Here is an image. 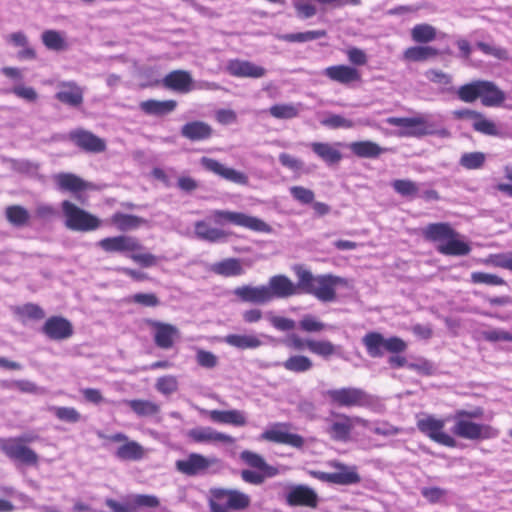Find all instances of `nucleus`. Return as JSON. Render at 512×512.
<instances>
[{
	"label": "nucleus",
	"instance_id": "6",
	"mask_svg": "<svg viewBox=\"0 0 512 512\" xmlns=\"http://www.w3.org/2000/svg\"><path fill=\"white\" fill-rule=\"evenodd\" d=\"M325 395L332 404L340 407H362L371 402L370 396L363 389L356 387L330 389Z\"/></svg>",
	"mask_w": 512,
	"mask_h": 512
},
{
	"label": "nucleus",
	"instance_id": "52",
	"mask_svg": "<svg viewBox=\"0 0 512 512\" xmlns=\"http://www.w3.org/2000/svg\"><path fill=\"white\" fill-rule=\"evenodd\" d=\"M481 80L472 81L459 87L457 95L459 99L466 103H472L480 98Z\"/></svg>",
	"mask_w": 512,
	"mask_h": 512
},
{
	"label": "nucleus",
	"instance_id": "28",
	"mask_svg": "<svg viewBox=\"0 0 512 512\" xmlns=\"http://www.w3.org/2000/svg\"><path fill=\"white\" fill-rule=\"evenodd\" d=\"M480 99L486 107H497L502 105L506 95L494 82L481 80Z\"/></svg>",
	"mask_w": 512,
	"mask_h": 512
},
{
	"label": "nucleus",
	"instance_id": "18",
	"mask_svg": "<svg viewBox=\"0 0 512 512\" xmlns=\"http://www.w3.org/2000/svg\"><path fill=\"white\" fill-rule=\"evenodd\" d=\"M201 164L206 170L222 177L227 181L239 185H246L248 183L247 175L233 168L226 167L215 159L202 157Z\"/></svg>",
	"mask_w": 512,
	"mask_h": 512
},
{
	"label": "nucleus",
	"instance_id": "27",
	"mask_svg": "<svg viewBox=\"0 0 512 512\" xmlns=\"http://www.w3.org/2000/svg\"><path fill=\"white\" fill-rule=\"evenodd\" d=\"M323 74L330 80L338 82L343 85H348L352 82L359 81L361 76L359 71L348 65H334L325 68Z\"/></svg>",
	"mask_w": 512,
	"mask_h": 512
},
{
	"label": "nucleus",
	"instance_id": "17",
	"mask_svg": "<svg viewBox=\"0 0 512 512\" xmlns=\"http://www.w3.org/2000/svg\"><path fill=\"white\" fill-rule=\"evenodd\" d=\"M69 139L79 148L90 153L105 151L106 143L90 131L76 129L69 133Z\"/></svg>",
	"mask_w": 512,
	"mask_h": 512
},
{
	"label": "nucleus",
	"instance_id": "4",
	"mask_svg": "<svg viewBox=\"0 0 512 512\" xmlns=\"http://www.w3.org/2000/svg\"><path fill=\"white\" fill-rule=\"evenodd\" d=\"M367 353L372 358H380L384 355L386 350L389 353L396 354L402 353L407 349V343L397 337L384 338L379 332H369L362 338Z\"/></svg>",
	"mask_w": 512,
	"mask_h": 512
},
{
	"label": "nucleus",
	"instance_id": "24",
	"mask_svg": "<svg viewBox=\"0 0 512 512\" xmlns=\"http://www.w3.org/2000/svg\"><path fill=\"white\" fill-rule=\"evenodd\" d=\"M186 435L191 441L195 443H234V438L232 436L217 432L211 427H196L188 430Z\"/></svg>",
	"mask_w": 512,
	"mask_h": 512
},
{
	"label": "nucleus",
	"instance_id": "21",
	"mask_svg": "<svg viewBox=\"0 0 512 512\" xmlns=\"http://www.w3.org/2000/svg\"><path fill=\"white\" fill-rule=\"evenodd\" d=\"M58 92L55 98L61 103L78 107L83 103V88L74 81H62L57 84Z\"/></svg>",
	"mask_w": 512,
	"mask_h": 512
},
{
	"label": "nucleus",
	"instance_id": "16",
	"mask_svg": "<svg viewBox=\"0 0 512 512\" xmlns=\"http://www.w3.org/2000/svg\"><path fill=\"white\" fill-rule=\"evenodd\" d=\"M147 324L154 330V342L161 349H170L179 337V329L169 323L149 319Z\"/></svg>",
	"mask_w": 512,
	"mask_h": 512
},
{
	"label": "nucleus",
	"instance_id": "5",
	"mask_svg": "<svg viewBox=\"0 0 512 512\" xmlns=\"http://www.w3.org/2000/svg\"><path fill=\"white\" fill-rule=\"evenodd\" d=\"M211 217L218 224H221L223 221H228L256 232H272V227L263 220L241 212L214 210L211 213Z\"/></svg>",
	"mask_w": 512,
	"mask_h": 512
},
{
	"label": "nucleus",
	"instance_id": "49",
	"mask_svg": "<svg viewBox=\"0 0 512 512\" xmlns=\"http://www.w3.org/2000/svg\"><path fill=\"white\" fill-rule=\"evenodd\" d=\"M283 367L291 372L303 373L313 367V362L307 356L294 355L283 362Z\"/></svg>",
	"mask_w": 512,
	"mask_h": 512
},
{
	"label": "nucleus",
	"instance_id": "58",
	"mask_svg": "<svg viewBox=\"0 0 512 512\" xmlns=\"http://www.w3.org/2000/svg\"><path fill=\"white\" fill-rule=\"evenodd\" d=\"M473 128L482 134L489 136H499L500 132L496 127L495 123L484 118V116L480 113V117H477L473 122Z\"/></svg>",
	"mask_w": 512,
	"mask_h": 512
},
{
	"label": "nucleus",
	"instance_id": "22",
	"mask_svg": "<svg viewBox=\"0 0 512 512\" xmlns=\"http://www.w3.org/2000/svg\"><path fill=\"white\" fill-rule=\"evenodd\" d=\"M271 300L288 298L300 293L299 281L295 284L285 275H275L269 279L268 286Z\"/></svg>",
	"mask_w": 512,
	"mask_h": 512
},
{
	"label": "nucleus",
	"instance_id": "56",
	"mask_svg": "<svg viewBox=\"0 0 512 512\" xmlns=\"http://www.w3.org/2000/svg\"><path fill=\"white\" fill-rule=\"evenodd\" d=\"M393 189L403 197H413L418 191V185L408 179H397L392 182Z\"/></svg>",
	"mask_w": 512,
	"mask_h": 512
},
{
	"label": "nucleus",
	"instance_id": "35",
	"mask_svg": "<svg viewBox=\"0 0 512 512\" xmlns=\"http://www.w3.org/2000/svg\"><path fill=\"white\" fill-rule=\"evenodd\" d=\"M213 422L244 426L246 418L239 410H211L208 412Z\"/></svg>",
	"mask_w": 512,
	"mask_h": 512
},
{
	"label": "nucleus",
	"instance_id": "10",
	"mask_svg": "<svg viewBox=\"0 0 512 512\" xmlns=\"http://www.w3.org/2000/svg\"><path fill=\"white\" fill-rule=\"evenodd\" d=\"M444 427L445 421L434 416H427L417 421V428L431 440L447 447H455L456 440L444 432Z\"/></svg>",
	"mask_w": 512,
	"mask_h": 512
},
{
	"label": "nucleus",
	"instance_id": "25",
	"mask_svg": "<svg viewBox=\"0 0 512 512\" xmlns=\"http://www.w3.org/2000/svg\"><path fill=\"white\" fill-rule=\"evenodd\" d=\"M163 85L179 93H188L193 89V79L188 71L174 70L163 78Z\"/></svg>",
	"mask_w": 512,
	"mask_h": 512
},
{
	"label": "nucleus",
	"instance_id": "2",
	"mask_svg": "<svg viewBox=\"0 0 512 512\" xmlns=\"http://www.w3.org/2000/svg\"><path fill=\"white\" fill-rule=\"evenodd\" d=\"M209 507L211 512H230L229 510H244L249 507V495L235 490L224 488L210 489Z\"/></svg>",
	"mask_w": 512,
	"mask_h": 512
},
{
	"label": "nucleus",
	"instance_id": "50",
	"mask_svg": "<svg viewBox=\"0 0 512 512\" xmlns=\"http://www.w3.org/2000/svg\"><path fill=\"white\" fill-rule=\"evenodd\" d=\"M436 29L430 24H417L411 30V37L416 43H429L435 40Z\"/></svg>",
	"mask_w": 512,
	"mask_h": 512
},
{
	"label": "nucleus",
	"instance_id": "40",
	"mask_svg": "<svg viewBox=\"0 0 512 512\" xmlns=\"http://www.w3.org/2000/svg\"><path fill=\"white\" fill-rule=\"evenodd\" d=\"M43 45L52 51H64L68 48V43L65 39V33L57 30H45L41 34Z\"/></svg>",
	"mask_w": 512,
	"mask_h": 512
},
{
	"label": "nucleus",
	"instance_id": "53",
	"mask_svg": "<svg viewBox=\"0 0 512 512\" xmlns=\"http://www.w3.org/2000/svg\"><path fill=\"white\" fill-rule=\"evenodd\" d=\"M306 347L314 354L322 356V357H330L335 354L336 346L330 341L322 340H307Z\"/></svg>",
	"mask_w": 512,
	"mask_h": 512
},
{
	"label": "nucleus",
	"instance_id": "20",
	"mask_svg": "<svg viewBox=\"0 0 512 512\" xmlns=\"http://www.w3.org/2000/svg\"><path fill=\"white\" fill-rule=\"evenodd\" d=\"M1 450L12 460H18L27 465H37L39 456L31 448L11 440H4Z\"/></svg>",
	"mask_w": 512,
	"mask_h": 512
},
{
	"label": "nucleus",
	"instance_id": "59",
	"mask_svg": "<svg viewBox=\"0 0 512 512\" xmlns=\"http://www.w3.org/2000/svg\"><path fill=\"white\" fill-rule=\"evenodd\" d=\"M159 504V499L154 495L136 494L130 497V505L132 507L156 508Z\"/></svg>",
	"mask_w": 512,
	"mask_h": 512
},
{
	"label": "nucleus",
	"instance_id": "14",
	"mask_svg": "<svg viewBox=\"0 0 512 512\" xmlns=\"http://www.w3.org/2000/svg\"><path fill=\"white\" fill-rule=\"evenodd\" d=\"M286 424L276 423L270 429L265 430L260 438L265 441L285 444L294 448H302L304 445V438L299 434L289 433L284 428Z\"/></svg>",
	"mask_w": 512,
	"mask_h": 512
},
{
	"label": "nucleus",
	"instance_id": "54",
	"mask_svg": "<svg viewBox=\"0 0 512 512\" xmlns=\"http://www.w3.org/2000/svg\"><path fill=\"white\" fill-rule=\"evenodd\" d=\"M178 379L174 375L159 377L155 382V389L163 395H171L178 390Z\"/></svg>",
	"mask_w": 512,
	"mask_h": 512
},
{
	"label": "nucleus",
	"instance_id": "39",
	"mask_svg": "<svg viewBox=\"0 0 512 512\" xmlns=\"http://www.w3.org/2000/svg\"><path fill=\"white\" fill-rule=\"evenodd\" d=\"M59 189L64 191L77 192L88 187V183L72 173H59L54 176Z\"/></svg>",
	"mask_w": 512,
	"mask_h": 512
},
{
	"label": "nucleus",
	"instance_id": "57",
	"mask_svg": "<svg viewBox=\"0 0 512 512\" xmlns=\"http://www.w3.org/2000/svg\"><path fill=\"white\" fill-rule=\"evenodd\" d=\"M195 360L197 364L205 369H214L219 364V358L212 352L197 348Z\"/></svg>",
	"mask_w": 512,
	"mask_h": 512
},
{
	"label": "nucleus",
	"instance_id": "3",
	"mask_svg": "<svg viewBox=\"0 0 512 512\" xmlns=\"http://www.w3.org/2000/svg\"><path fill=\"white\" fill-rule=\"evenodd\" d=\"M63 215L65 217V226L72 231L89 232L97 230L101 226V220L78 207L69 200L61 203Z\"/></svg>",
	"mask_w": 512,
	"mask_h": 512
},
{
	"label": "nucleus",
	"instance_id": "60",
	"mask_svg": "<svg viewBox=\"0 0 512 512\" xmlns=\"http://www.w3.org/2000/svg\"><path fill=\"white\" fill-rule=\"evenodd\" d=\"M10 92L13 93L15 96H17L18 98L23 99L30 103L36 102L38 99V93L33 87L25 86L21 83H18L17 85H15L10 90Z\"/></svg>",
	"mask_w": 512,
	"mask_h": 512
},
{
	"label": "nucleus",
	"instance_id": "64",
	"mask_svg": "<svg viewBox=\"0 0 512 512\" xmlns=\"http://www.w3.org/2000/svg\"><path fill=\"white\" fill-rule=\"evenodd\" d=\"M54 411L58 419L68 423H76L81 419L80 413L73 407H56Z\"/></svg>",
	"mask_w": 512,
	"mask_h": 512
},
{
	"label": "nucleus",
	"instance_id": "48",
	"mask_svg": "<svg viewBox=\"0 0 512 512\" xmlns=\"http://www.w3.org/2000/svg\"><path fill=\"white\" fill-rule=\"evenodd\" d=\"M438 55V50L431 46H413L404 51L406 60L419 62Z\"/></svg>",
	"mask_w": 512,
	"mask_h": 512
},
{
	"label": "nucleus",
	"instance_id": "1",
	"mask_svg": "<svg viewBox=\"0 0 512 512\" xmlns=\"http://www.w3.org/2000/svg\"><path fill=\"white\" fill-rule=\"evenodd\" d=\"M294 271L299 278L300 291L313 295L321 302H333L336 299V287L347 284L344 278L333 274L314 276L300 265L295 266Z\"/></svg>",
	"mask_w": 512,
	"mask_h": 512
},
{
	"label": "nucleus",
	"instance_id": "42",
	"mask_svg": "<svg viewBox=\"0 0 512 512\" xmlns=\"http://www.w3.org/2000/svg\"><path fill=\"white\" fill-rule=\"evenodd\" d=\"M111 222L120 231H130L137 229L141 225L145 224L146 220L136 215L118 212L112 215Z\"/></svg>",
	"mask_w": 512,
	"mask_h": 512
},
{
	"label": "nucleus",
	"instance_id": "47",
	"mask_svg": "<svg viewBox=\"0 0 512 512\" xmlns=\"http://www.w3.org/2000/svg\"><path fill=\"white\" fill-rule=\"evenodd\" d=\"M301 104L283 103L269 108V113L277 119H292L299 115Z\"/></svg>",
	"mask_w": 512,
	"mask_h": 512
},
{
	"label": "nucleus",
	"instance_id": "41",
	"mask_svg": "<svg viewBox=\"0 0 512 512\" xmlns=\"http://www.w3.org/2000/svg\"><path fill=\"white\" fill-rule=\"evenodd\" d=\"M437 251L443 255L464 256L470 253L471 248L467 243L452 237L438 244Z\"/></svg>",
	"mask_w": 512,
	"mask_h": 512
},
{
	"label": "nucleus",
	"instance_id": "11",
	"mask_svg": "<svg viewBox=\"0 0 512 512\" xmlns=\"http://www.w3.org/2000/svg\"><path fill=\"white\" fill-rule=\"evenodd\" d=\"M327 423L326 433L330 439L336 442H348L353 430L352 417L344 414L331 412L325 419Z\"/></svg>",
	"mask_w": 512,
	"mask_h": 512
},
{
	"label": "nucleus",
	"instance_id": "31",
	"mask_svg": "<svg viewBox=\"0 0 512 512\" xmlns=\"http://www.w3.org/2000/svg\"><path fill=\"white\" fill-rule=\"evenodd\" d=\"M426 239L431 241L445 242L449 238L457 237V232L448 223H432L426 226L423 231Z\"/></svg>",
	"mask_w": 512,
	"mask_h": 512
},
{
	"label": "nucleus",
	"instance_id": "55",
	"mask_svg": "<svg viewBox=\"0 0 512 512\" xmlns=\"http://www.w3.org/2000/svg\"><path fill=\"white\" fill-rule=\"evenodd\" d=\"M2 386L10 389H17L23 393L41 394L43 389L29 380H14L11 382H2Z\"/></svg>",
	"mask_w": 512,
	"mask_h": 512
},
{
	"label": "nucleus",
	"instance_id": "62",
	"mask_svg": "<svg viewBox=\"0 0 512 512\" xmlns=\"http://www.w3.org/2000/svg\"><path fill=\"white\" fill-rule=\"evenodd\" d=\"M289 191L293 198L301 204H311L314 201L315 194L311 189L303 186H292Z\"/></svg>",
	"mask_w": 512,
	"mask_h": 512
},
{
	"label": "nucleus",
	"instance_id": "61",
	"mask_svg": "<svg viewBox=\"0 0 512 512\" xmlns=\"http://www.w3.org/2000/svg\"><path fill=\"white\" fill-rule=\"evenodd\" d=\"M471 280L474 283H481L491 286L504 285L505 280L495 274H489L484 272H473L471 274Z\"/></svg>",
	"mask_w": 512,
	"mask_h": 512
},
{
	"label": "nucleus",
	"instance_id": "43",
	"mask_svg": "<svg viewBox=\"0 0 512 512\" xmlns=\"http://www.w3.org/2000/svg\"><path fill=\"white\" fill-rule=\"evenodd\" d=\"M5 217L11 225L24 227L28 225L31 215L25 207L15 204L5 208Z\"/></svg>",
	"mask_w": 512,
	"mask_h": 512
},
{
	"label": "nucleus",
	"instance_id": "38",
	"mask_svg": "<svg viewBox=\"0 0 512 512\" xmlns=\"http://www.w3.org/2000/svg\"><path fill=\"white\" fill-rule=\"evenodd\" d=\"M224 342L237 349H255L262 345L261 340L252 334H228Z\"/></svg>",
	"mask_w": 512,
	"mask_h": 512
},
{
	"label": "nucleus",
	"instance_id": "34",
	"mask_svg": "<svg viewBox=\"0 0 512 512\" xmlns=\"http://www.w3.org/2000/svg\"><path fill=\"white\" fill-rule=\"evenodd\" d=\"M210 270L224 277L239 276L244 273L241 261L237 258H227L211 265Z\"/></svg>",
	"mask_w": 512,
	"mask_h": 512
},
{
	"label": "nucleus",
	"instance_id": "26",
	"mask_svg": "<svg viewBox=\"0 0 512 512\" xmlns=\"http://www.w3.org/2000/svg\"><path fill=\"white\" fill-rule=\"evenodd\" d=\"M226 69L235 77L261 78L266 74L265 68L249 61L231 60Z\"/></svg>",
	"mask_w": 512,
	"mask_h": 512
},
{
	"label": "nucleus",
	"instance_id": "29",
	"mask_svg": "<svg viewBox=\"0 0 512 512\" xmlns=\"http://www.w3.org/2000/svg\"><path fill=\"white\" fill-rule=\"evenodd\" d=\"M212 127L203 121L188 122L181 128V135L190 141H202L211 137Z\"/></svg>",
	"mask_w": 512,
	"mask_h": 512
},
{
	"label": "nucleus",
	"instance_id": "37",
	"mask_svg": "<svg viewBox=\"0 0 512 512\" xmlns=\"http://www.w3.org/2000/svg\"><path fill=\"white\" fill-rule=\"evenodd\" d=\"M124 404L139 417H152L160 412V405L146 399L124 400Z\"/></svg>",
	"mask_w": 512,
	"mask_h": 512
},
{
	"label": "nucleus",
	"instance_id": "19",
	"mask_svg": "<svg viewBox=\"0 0 512 512\" xmlns=\"http://www.w3.org/2000/svg\"><path fill=\"white\" fill-rule=\"evenodd\" d=\"M42 332L51 340L61 341L73 335V326L64 317L52 316L44 323Z\"/></svg>",
	"mask_w": 512,
	"mask_h": 512
},
{
	"label": "nucleus",
	"instance_id": "45",
	"mask_svg": "<svg viewBox=\"0 0 512 512\" xmlns=\"http://www.w3.org/2000/svg\"><path fill=\"white\" fill-rule=\"evenodd\" d=\"M350 149L354 154L363 158H374L385 151L378 144L372 141H358L350 144Z\"/></svg>",
	"mask_w": 512,
	"mask_h": 512
},
{
	"label": "nucleus",
	"instance_id": "46",
	"mask_svg": "<svg viewBox=\"0 0 512 512\" xmlns=\"http://www.w3.org/2000/svg\"><path fill=\"white\" fill-rule=\"evenodd\" d=\"M326 35L327 32L325 30H312L298 33L282 34L278 35L277 38L286 42L304 43L326 37Z\"/></svg>",
	"mask_w": 512,
	"mask_h": 512
},
{
	"label": "nucleus",
	"instance_id": "23",
	"mask_svg": "<svg viewBox=\"0 0 512 512\" xmlns=\"http://www.w3.org/2000/svg\"><path fill=\"white\" fill-rule=\"evenodd\" d=\"M234 295L241 301L253 304H265L271 301L269 288L265 285H243L234 289Z\"/></svg>",
	"mask_w": 512,
	"mask_h": 512
},
{
	"label": "nucleus",
	"instance_id": "12",
	"mask_svg": "<svg viewBox=\"0 0 512 512\" xmlns=\"http://www.w3.org/2000/svg\"><path fill=\"white\" fill-rule=\"evenodd\" d=\"M219 464L216 457H206L202 454L191 453L187 458L177 460L175 467L178 472L187 475L195 476L204 473L211 466Z\"/></svg>",
	"mask_w": 512,
	"mask_h": 512
},
{
	"label": "nucleus",
	"instance_id": "8",
	"mask_svg": "<svg viewBox=\"0 0 512 512\" xmlns=\"http://www.w3.org/2000/svg\"><path fill=\"white\" fill-rule=\"evenodd\" d=\"M453 433L468 440L491 439L498 435V431L490 425L478 424L467 419H454Z\"/></svg>",
	"mask_w": 512,
	"mask_h": 512
},
{
	"label": "nucleus",
	"instance_id": "33",
	"mask_svg": "<svg viewBox=\"0 0 512 512\" xmlns=\"http://www.w3.org/2000/svg\"><path fill=\"white\" fill-rule=\"evenodd\" d=\"M312 151L328 165L337 164L342 159L341 152L334 145L324 142H312Z\"/></svg>",
	"mask_w": 512,
	"mask_h": 512
},
{
	"label": "nucleus",
	"instance_id": "15",
	"mask_svg": "<svg viewBox=\"0 0 512 512\" xmlns=\"http://www.w3.org/2000/svg\"><path fill=\"white\" fill-rule=\"evenodd\" d=\"M318 495L314 489L307 485H293L286 494V503L289 506H306L316 508L318 505Z\"/></svg>",
	"mask_w": 512,
	"mask_h": 512
},
{
	"label": "nucleus",
	"instance_id": "36",
	"mask_svg": "<svg viewBox=\"0 0 512 512\" xmlns=\"http://www.w3.org/2000/svg\"><path fill=\"white\" fill-rule=\"evenodd\" d=\"M240 458L248 466L263 471L267 477H273L278 474V469L276 467L268 465L264 458L255 452L244 450L240 453Z\"/></svg>",
	"mask_w": 512,
	"mask_h": 512
},
{
	"label": "nucleus",
	"instance_id": "9",
	"mask_svg": "<svg viewBox=\"0 0 512 512\" xmlns=\"http://www.w3.org/2000/svg\"><path fill=\"white\" fill-rule=\"evenodd\" d=\"M386 121L390 125L404 128L400 136L422 137L433 132V124L424 117H389Z\"/></svg>",
	"mask_w": 512,
	"mask_h": 512
},
{
	"label": "nucleus",
	"instance_id": "51",
	"mask_svg": "<svg viewBox=\"0 0 512 512\" xmlns=\"http://www.w3.org/2000/svg\"><path fill=\"white\" fill-rule=\"evenodd\" d=\"M486 162V155L483 152H467L461 155L459 165L467 170L481 169Z\"/></svg>",
	"mask_w": 512,
	"mask_h": 512
},
{
	"label": "nucleus",
	"instance_id": "13",
	"mask_svg": "<svg viewBox=\"0 0 512 512\" xmlns=\"http://www.w3.org/2000/svg\"><path fill=\"white\" fill-rule=\"evenodd\" d=\"M98 245L108 253H130L141 251L143 246L134 236L118 235L114 237L103 238Z\"/></svg>",
	"mask_w": 512,
	"mask_h": 512
},
{
	"label": "nucleus",
	"instance_id": "44",
	"mask_svg": "<svg viewBox=\"0 0 512 512\" xmlns=\"http://www.w3.org/2000/svg\"><path fill=\"white\" fill-rule=\"evenodd\" d=\"M12 310L22 323H25L26 320H41L45 317L43 309L39 305L33 303L15 306Z\"/></svg>",
	"mask_w": 512,
	"mask_h": 512
},
{
	"label": "nucleus",
	"instance_id": "7",
	"mask_svg": "<svg viewBox=\"0 0 512 512\" xmlns=\"http://www.w3.org/2000/svg\"><path fill=\"white\" fill-rule=\"evenodd\" d=\"M110 442L120 443L114 451V456L121 461H140L147 453V450L137 441L130 440L129 437L121 432L107 437Z\"/></svg>",
	"mask_w": 512,
	"mask_h": 512
},
{
	"label": "nucleus",
	"instance_id": "30",
	"mask_svg": "<svg viewBox=\"0 0 512 512\" xmlns=\"http://www.w3.org/2000/svg\"><path fill=\"white\" fill-rule=\"evenodd\" d=\"M140 109L148 115L163 116L175 110L177 102L175 100H155L150 99L142 101L139 105Z\"/></svg>",
	"mask_w": 512,
	"mask_h": 512
},
{
	"label": "nucleus",
	"instance_id": "32",
	"mask_svg": "<svg viewBox=\"0 0 512 512\" xmlns=\"http://www.w3.org/2000/svg\"><path fill=\"white\" fill-rule=\"evenodd\" d=\"M194 233L200 240L215 243L227 237L225 231L210 226L206 221H197L194 225Z\"/></svg>",
	"mask_w": 512,
	"mask_h": 512
},
{
	"label": "nucleus",
	"instance_id": "63",
	"mask_svg": "<svg viewBox=\"0 0 512 512\" xmlns=\"http://www.w3.org/2000/svg\"><path fill=\"white\" fill-rule=\"evenodd\" d=\"M426 78L442 87H447L452 83V76L437 69H429L425 72Z\"/></svg>",
	"mask_w": 512,
	"mask_h": 512
}]
</instances>
